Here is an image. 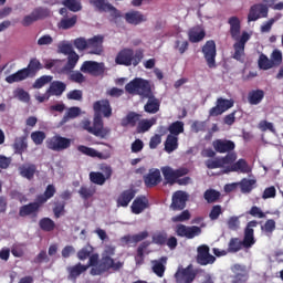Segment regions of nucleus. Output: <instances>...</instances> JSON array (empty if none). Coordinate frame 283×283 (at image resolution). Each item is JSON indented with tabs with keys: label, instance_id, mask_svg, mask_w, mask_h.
I'll return each mask as SVG.
<instances>
[{
	"label": "nucleus",
	"instance_id": "6",
	"mask_svg": "<svg viewBox=\"0 0 283 283\" xmlns=\"http://www.w3.org/2000/svg\"><path fill=\"white\" fill-rule=\"evenodd\" d=\"M84 129L97 138H107L112 132L108 127H104L103 117H101V115L94 117L93 126L90 122H86L84 124Z\"/></svg>",
	"mask_w": 283,
	"mask_h": 283
},
{
	"label": "nucleus",
	"instance_id": "63",
	"mask_svg": "<svg viewBox=\"0 0 283 283\" xmlns=\"http://www.w3.org/2000/svg\"><path fill=\"white\" fill-rule=\"evenodd\" d=\"M220 216H222V206H220V205L213 206L209 213L210 220H218V218H220Z\"/></svg>",
	"mask_w": 283,
	"mask_h": 283
},
{
	"label": "nucleus",
	"instance_id": "25",
	"mask_svg": "<svg viewBox=\"0 0 283 283\" xmlns=\"http://www.w3.org/2000/svg\"><path fill=\"white\" fill-rule=\"evenodd\" d=\"M87 50L90 54H102L103 53V35H94L93 38L86 40Z\"/></svg>",
	"mask_w": 283,
	"mask_h": 283
},
{
	"label": "nucleus",
	"instance_id": "8",
	"mask_svg": "<svg viewBox=\"0 0 283 283\" xmlns=\"http://www.w3.org/2000/svg\"><path fill=\"white\" fill-rule=\"evenodd\" d=\"M198 276V271L193 269V264L184 268L179 265L174 277L176 283H193Z\"/></svg>",
	"mask_w": 283,
	"mask_h": 283
},
{
	"label": "nucleus",
	"instance_id": "59",
	"mask_svg": "<svg viewBox=\"0 0 283 283\" xmlns=\"http://www.w3.org/2000/svg\"><path fill=\"white\" fill-rule=\"evenodd\" d=\"M92 253H94V248L92 245H85L77 252V258L78 260H87Z\"/></svg>",
	"mask_w": 283,
	"mask_h": 283
},
{
	"label": "nucleus",
	"instance_id": "45",
	"mask_svg": "<svg viewBox=\"0 0 283 283\" xmlns=\"http://www.w3.org/2000/svg\"><path fill=\"white\" fill-rule=\"evenodd\" d=\"M203 198L209 205L218 202V200H220V191L216 189H208L205 191Z\"/></svg>",
	"mask_w": 283,
	"mask_h": 283
},
{
	"label": "nucleus",
	"instance_id": "41",
	"mask_svg": "<svg viewBox=\"0 0 283 283\" xmlns=\"http://www.w3.org/2000/svg\"><path fill=\"white\" fill-rule=\"evenodd\" d=\"M244 249V245L242 244V240L240 238H231L228 243V253H238Z\"/></svg>",
	"mask_w": 283,
	"mask_h": 283
},
{
	"label": "nucleus",
	"instance_id": "35",
	"mask_svg": "<svg viewBox=\"0 0 283 283\" xmlns=\"http://www.w3.org/2000/svg\"><path fill=\"white\" fill-rule=\"evenodd\" d=\"M151 244V242L149 241H144L139 244V247L137 248V254L135 256V262L137 264V266H140L142 264L145 263V251L147 250V248Z\"/></svg>",
	"mask_w": 283,
	"mask_h": 283
},
{
	"label": "nucleus",
	"instance_id": "37",
	"mask_svg": "<svg viewBox=\"0 0 283 283\" xmlns=\"http://www.w3.org/2000/svg\"><path fill=\"white\" fill-rule=\"evenodd\" d=\"M168 132H169L168 136H176L178 138L180 134H185V123L181 120L171 123L168 126Z\"/></svg>",
	"mask_w": 283,
	"mask_h": 283
},
{
	"label": "nucleus",
	"instance_id": "33",
	"mask_svg": "<svg viewBox=\"0 0 283 283\" xmlns=\"http://www.w3.org/2000/svg\"><path fill=\"white\" fill-rule=\"evenodd\" d=\"M65 90H67V85H65V83L61 81H54L48 88V94L51 96H63V92H65Z\"/></svg>",
	"mask_w": 283,
	"mask_h": 283
},
{
	"label": "nucleus",
	"instance_id": "11",
	"mask_svg": "<svg viewBox=\"0 0 283 283\" xmlns=\"http://www.w3.org/2000/svg\"><path fill=\"white\" fill-rule=\"evenodd\" d=\"M196 262L197 264H200V266H208V264L216 263V256L211 254L209 245L201 244L197 248Z\"/></svg>",
	"mask_w": 283,
	"mask_h": 283
},
{
	"label": "nucleus",
	"instance_id": "10",
	"mask_svg": "<svg viewBox=\"0 0 283 283\" xmlns=\"http://www.w3.org/2000/svg\"><path fill=\"white\" fill-rule=\"evenodd\" d=\"M91 6H94L95 10L98 12H109L113 21L120 19L123 14L120 10H117L109 1L107 0H90Z\"/></svg>",
	"mask_w": 283,
	"mask_h": 283
},
{
	"label": "nucleus",
	"instance_id": "20",
	"mask_svg": "<svg viewBox=\"0 0 283 283\" xmlns=\"http://www.w3.org/2000/svg\"><path fill=\"white\" fill-rule=\"evenodd\" d=\"M41 207L43 203L36 198L34 202H30L28 205L21 206L19 209L20 218H27V216H39V211H41Z\"/></svg>",
	"mask_w": 283,
	"mask_h": 283
},
{
	"label": "nucleus",
	"instance_id": "44",
	"mask_svg": "<svg viewBox=\"0 0 283 283\" xmlns=\"http://www.w3.org/2000/svg\"><path fill=\"white\" fill-rule=\"evenodd\" d=\"M25 136L17 137L13 144L15 154H23L28 149V143Z\"/></svg>",
	"mask_w": 283,
	"mask_h": 283
},
{
	"label": "nucleus",
	"instance_id": "24",
	"mask_svg": "<svg viewBox=\"0 0 283 283\" xmlns=\"http://www.w3.org/2000/svg\"><path fill=\"white\" fill-rule=\"evenodd\" d=\"M90 269V265H83L82 263H76L75 265H71L66 268V271L69 273L67 280H71V282H76L85 271Z\"/></svg>",
	"mask_w": 283,
	"mask_h": 283
},
{
	"label": "nucleus",
	"instance_id": "36",
	"mask_svg": "<svg viewBox=\"0 0 283 283\" xmlns=\"http://www.w3.org/2000/svg\"><path fill=\"white\" fill-rule=\"evenodd\" d=\"M56 193V187L54 185H48L44 193L36 197V199L40 201V203L45 205L48 200L54 198Z\"/></svg>",
	"mask_w": 283,
	"mask_h": 283
},
{
	"label": "nucleus",
	"instance_id": "58",
	"mask_svg": "<svg viewBox=\"0 0 283 283\" xmlns=\"http://www.w3.org/2000/svg\"><path fill=\"white\" fill-rule=\"evenodd\" d=\"M153 244L165 247L167 244V232H159L153 235Z\"/></svg>",
	"mask_w": 283,
	"mask_h": 283
},
{
	"label": "nucleus",
	"instance_id": "54",
	"mask_svg": "<svg viewBox=\"0 0 283 283\" xmlns=\"http://www.w3.org/2000/svg\"><path fill=\"white\" fill-rule=\"evenodd\" d=\"M48 83H52V75H42L35 80L33 83V88L41 90V87H44V85H48Z\"/></svg>",
	"mask_w": 283,
	"mask_h": 283
},
{
	"label": "nucleus",
	"instance_id": "39",
	"mask_svg": "<svg viewBox=\"0 0 283 283\" xmlns=\"http://www.w3.org/2000/svg\"><path fill=\"white\" fill-rule=\"evenodd\" d=\"M164 147L167 154H172V151H176V149H178V137L174 135H168L165 140Z\"/></svg>",
	"mask_w": 283,
	"mask_h": 283
},
{
	"label": "nucleus",
	"instance_id": "34",
	"mask_svg": "<svg viewBox=\"0 0 283 283\" xmlns=\"http://www.w3.org/2000/svg\"><path fill=\"white\" fill-rule=\"evenodd\" d=\"M205 36H207V32L198 28H192L188 32V39L190 43H200V41H202Z\"/></svg>",
	"mask_w": 283,
	"mask_h": 283
},
{
	"label": "nucleus",
	"instance_id": "13",
	"mask_svg": "<svg viewBox=\"0 0 283 283\" xmlns=\"http://www.w3.org/2000/svg\"><path fill=\"white\" fill-rule=\"evenodd\" d=\"M175 233L178 235V238H187V240H193V238H198V235L202 233V228L198 226H185L180 223L177 224Z\"/></svg>",
	"mask_w": 283,
	"mask_h": 283
},
{
	"label": "nucleus",
	"instance_id": "47",
	"mask_svg": "<svg viewBox=\"0 0 283 283\" xmlns=\"http://www.w3.org/2000/svg\"><path fill=\"white\" fill-rule=\"evenodd\" d=\"M76 63H78V55L76 52L71 53L67 57V62L63 67V72H72L76 67Z\"/></svg>",
	"mask_w": 283,
	"mask_h": 283
},
{
	"label": "nucleus",
	"instance_id": "38",
	"mask_svg": "<svg viewBox=\"0 0 283 283\" xmlns=\"http://www.w3.org/2000/svg\"><path fill=\"white\" fill-rule=\"evenodd\" d=\"M229 171H240L241 174H250L251 168L245 159H239L237 163L232 164Z\"/></svg>",
	"mask_w": 283,
	"mask_h": 283
},
{
	"label": "nucleus",
	"instance_id": "18",
	"mask_svg": "<svg viewBox=\"0 0 283 283\" xmlns=\"http://www.w3.org/2000/svg\"><path fill=\"white\" fill-rule=\"evenodd\" d=\"M101 170L103 172H96V171L90 172V180L94 185L103 186L105 185L106 180H109V178H112L113 171L111 166H104L101 168Z\"/></svg>",
	"mask_w": 283,
	"mask_h": 283
},
{
	"label": "nucleus",
	"instance_id": "26",
	"mask_svg": "<svg viewBox=\"0 0 283 283\" xmlns=\"http://www.w3.org/2000/svg\"><path fill=\"white\" fill-rule=\"evenodd\" d=\"M93 108L95 114L103 113L105 118H109L112 116V105H109V99L97 101L93 104Z\"/></svg>",
	"mask_w": 283,
	"mask_h": 283
},
{
	"label": "nucleus",
	"instance_id": "19",
	"mask_svg": "<svg viewBox=\"0 0 283 283\" xmlns=\"http://www.w3.org/2000/svg\"><path fill=\"white\" fill-rule=\"evenodd\" d=\"M163 182V176L160 175V169L151 168L148 174L144 176L145 187L151 189L154 187H158Z\"/></svg>",
	"mask_w": 283,
	"mask_h": 283
},
{
	"label": "nucleus",
	"instance_id": "2",
	"mask_svg": "<svg viewBox=\"0 0 283 283\" xmlns=\"http://www.w3.org/2000/svg\"><path fill=\"white\" fill-rule=\"evenodd\" d=\"M228 23L230 25V36L233 41H235L233 44L234 53L232 57L240 63H244V48H247V43H249L251 34H249L247 31H243L240 36L242 25L240 23L239 17L229 18Z\"/></svg>",
	"mask_w": 283,
	"mask_h": 283
},
{
	"label": "nucleus",
	"instance_id": "57",
	"mask_svg": "<svg viewBox=\"0 0 283 283\" xmlns=\"http://www.w3.org/2000/svg\"><path fill=\"white\" fill-rule=\"evenodd\" d=\"M46 135L43 130H35L31 133V139L34 143V145H43V140H45Z\"/></svg>",
	"mask_w": 283,
	"mask_h": 283
},
{
	"label": "nucleus",
	"instance_id": "7",
	"mask_svg": "<svg viewBox=\"0 0 283 283\" xmlns=\"http://www.w3.org/2000/svg\"><path fill=\"white\" fill-rule=\"evenodd\" d=\"M160 171L164 176L166 185L174 186L178 181V178H182L189 174V168L180 167L178 169H174L169 166H164L160 168Z\"/></svg>",
	"mask_w": 283,
	"mask_h": 283
},
{
	"label": "nucleus",
	"instance_id": "14",
	"mask_svg": "<svg viewBox=\"0 0 283 283\" xmlns=\"http://www.w3.org/2000/svg\"><path fill=\"white\" fill-rule=\"evenodd\" d=\"M50 17V11L45 8H35L29 15H25L21 22L24 28H30L32 23H36L40 19H45Z\"/></svg>",
	"mask_w": 283,
	"mask_h": 283
},
{
	"label": "nucleus",
	"instance_id": "32",
	"mask_svg": "<svg viewBox=\"0 0 283 283\" xmlns=\"http://www.w3.org/2000/svg\"><path fill=\"white\" fill-rule=\"evenodd\" d=\"M264 90L262 88H256V90H252L248 93V103L250 105H260V103H262V101H264Z\"/></svg>",
	"mask_w": 283,
	"mask_h": 283
},
{
	"label": "nucleus",
	"instance_id": "16",
	"mask_svg": "<svg viewBox=\"0 0 283 283\" xmlns=\"http://www.w3.org/2000/svg\"><path fill=\"white\" fill-rule=\"evenodd\" d=\"M255 227H258V221L252 220L249 221L243 233V240L241 243L243 244V249H251L253 244H255Z\"/></svg>",
	"mask_w": 283,
	"mask_h": 283
},
{
	"label": "nucleus",
	"instance_id": "30",
	"mask_svg": "<svg viewBox=\"0 0 283 283\" xmlns=\"http://www.w3.org/2000/svg\"><path fill=\"white\" fill-rule=\"evenodd\" d=\"M133 198H136V190H124L117 198V207H129Z\"/></svg>",
	"mask_w": 283,
	"mask_h": 283
},
{
	"label": "nucleus",
	"instance_id": "51",
	"mask_svg": "<svg viewBox=\"0 0 283 283\" xmlns=\"http://www.w3.org/2000/svg\"><path fill=\"white\" fill-rule=\"evenodd\" d=\"M65 201H55L53 203V216L55 219L65 216Z\"/></svg>",
	"mask_w": 283,
	"mask_h": 283
},
{
	"label": "nucleus",
	"instance_id": "49",
	"mask_svg": "<svg viewBox=\"0 0 283 283\" xmlns=\"http://www.w3.org/2000/svg\"><path fill=\"white\" fill-rule=\"evenodd\" d=\"M77 116H81V108L73 106L67 109V112L65 113V115L63 116V118L61 120V124L65 125V123H67V120H70V118H76Z\"/></svg>",
	"mask_w": 283,
	"mask_h": 283
},
{
	"label": "nucleus",
	"instance_id": "4",
	"mask_svg": "<svg viewBox=\"0 0 283 283\" xmlns=\"http://www.w3.org/2000/svg\"><path fill=\"white\" fill-rule=\"evenodd\" d=\"M143 59H145V50L137 49L134 52L133 49L125 48L117 53L115 63L116 65H124L125 67H129L132 65L136 67Z\"/></svg>",
	"mask_w": 283,
	"mask_h": 283
},
{
	"label": "nucleus",
	"instance_id": "53",
	"mask_svg": "<svg viewBox=\"0 0 283 283\" xmlns=\"http://www.w3.org/2000/svg\"><path fill=\"white\" fill-rule=\"evenodd\" d=\"M77 19L78 18L76 15H73L72 18H63L60 21V28H62V30H70L76 25Z\"/></svg>",
	"mask_w": 283,
	"mask_h": 283
},
{
	"label": "nucleus",
	"instance_id": "12",
	"mask_svg": "<svg viewBox=\"0 0 283 283\" xmlns=\"http://www.w3.org/2000/svg\"><path fill=\"white\" fill-rule=\"evenodd\" d=\"M201 52L203 54V59L206 60L208 67H210V70L217 67L216 56L218 55V52L216 50V41H207L202 46Z\"/></svg>",
	"mask_w": 283,
	"mask_h": 283
},
{
	"label": "nucleus",
	"instance_id": "28",
	"mask_svg": "<svg viewBox=\"0 0 283 283\" xmlns=\"http://www.w3.org/2000/svg\"><path fill=\"white\" fill-rule=\"evenodd\" d=\"M140 118L143 115L136 112H129L124 118H122L120 126L122 127H136L138 123H140Z\"/></svg>",
	"mask_w": 283,
	"mask_h": 283
},
{
	"label": "nucleus",
	"instance_id": "31",
	"mask_svg": "<svg viewBox=\"0 0 283 283\" xmlns=\"http://www.w3.org/2000/svg\"><path fill=\"white\" fill-rule=\"evenodd\" d=\"M81 72H84V74H98L103 72V67L98 62L85 61L81 66Z\"/></svg>",
	"mask_w": 283,
	"mask_h": 283
},
{
	"label": "nucleus",
	"instance_id": "21",
	"mask_svg": "<svg viewBox=\"0 0 283 283\" xmlns=\"http://www.w3.org/2000/svg\"><path fill=\"white\" fill-rule=\"evenodd\" d=\"M187 200H189V196L187 192L179 190L172 195V202L170 205V209L172 211H182L185 207H187Z\"/></svg>",
	"mask_w": 283,
	"mask_h": 283
},
{
	"label": "nucleus",
	"instance_id": "27",
	"mask_svg": "<svg viewBox=\"0 0 283 283\" xmlns=\"http://www.w3.org/2000/svg\"><path fill=\"white\" fill-rule=\"evenodd\" d=\"M147 207H149V200L147 199V197H137L130 206L132 213H135V216H139V213H143V211H145Z\"/></svg>",
	"mask_w": 283,
	"mask_h": 283
},
{
	"label": "nucleus",
	"instance_id": "15",
	"mask_svg": "<svg viewBox=\"0 0 283 283\" xmlns=\"http://www.w3.org/2000/svg\"><path fill=\"white\" fill-rule=\"evenodd\" d=\"M233 105H235L233 99L219 97L217 98L216 106L210 108L209 116H222V114H224V112H229Z\"/></svg>",
	"mask_w": 283,
	"mask_h": 283
},
{
	"label": "nucleus",
	"instance_id": "17",
	"mask_svg": "<svg viewBox=\"0 0 283 283\" xmlns=\"http://www.w3.org/2000/svg\"><path fill=\"white\" fill-rule=\"evenodd\" d=\"M266 17H269V7L264 3L253 4L248 14V23L258 21L259 19H266Z\"/></svg>",
	"mask_w": 283,
	"mask_h": 283
},
{
	"label": "nucleus",
	"instance_id": "55",
	"mask_svg": "<svg viewBox=\"0 0 283 283\" xmlns=\"http://www.w3.org/2000/svg\"><path fill=\"white\" fill-rule=\"evenodd\" d=\"M270 61L273 67H280L282 65V51L274 50L270 55Z\"/></svg>",
	"mask_w": 283,
	"mask_h": 283
},
{
	"label": "nucleus",
	"instance_id": "40",
	"mask_svg": "<svg viewBox=\"0 0 283 283\" xmlns=\"http://www.w3.org/2000/svg\"><path fill=\"white\" fill-rule=\"evenodd\" d=\"M154 125H156L155 118L142 119L137 124L136 132L137 134H145L146 132H149V128L154 127Z\"/></svg>",
	"mask_w": 283,
	"mask_h": 283
},
{
	"label": "nucleus",
	"instance_id": "62",
	"mask_svg": "<svg viewBox=\"0 0 283 283\" xmlns=\"http://www.w3.org/2000/svg\"><path fill=\"white\" fill-rule=\"evenodd\" d=\"M57 50L61 54H65V55H71L74 54V49L72 48V44H67V43H60L57 45Z\"/></svg>",
	"mask_w": 283,
	"mask_h": 283
},
{
	"label": "nucleus",
	"instance_id": "48",
	"mask_svg": "<svg viewBox=\"0 0 283 283\" xmlns=\"http://www.w3.org/2000/svg\"><path fill=\"white\" fill-rule=\"evenodd\" d=\"M96 188L94 187L82 186L78 190V195L83 200H90V198H94Z\"/></svg>",
	"mask_w": 283,
	"mask_h": 283
},
{
	"label": "nucleus",
	"instance_id": "42",
	"mask_svg": "<svg viewBox=\"0 0 283 283\" xmlns=\"http://www.w3.org/2000/svg\"><path fill=\"white\" fill-rule=\"evenodd\" d=\"M34 174H36V165L31 164L28 167L22 166L20 168V176H22V178H27V180H32V178H34Z\"/></svg>",
	"mask_w": 283,
	"mask_h": 283
},
{
	"label": "nucleus",
	"instance_id": "46",
	"mask_svg": "<svg viewBox=\"0 0 283 283\" xmlns=\"http://www.w3.org/2000/svg\"><path fill=\"white\" fill-rule=\"evenodd\" d=\"M62 4L65 6L71 12H81V10H83L81 0H63Z\"/></svg>",
	"mask_w": 283,
	"mask_h": 283
},
{
	"label": "nucleus",
	"instance_id": "64",
	"mask_svg": "<svg viewBox=\"0 0 283 283\" xmlns=\"http://www.w3.org/2000/svg\"><path fill=\"white\" fill-rule=\"evenodd\" d=\"M74 46L80 52H83L84 50H87V40L85 38H77L74 40Z\"/></svg>",
	"mask_w": 283,
	"mask_h": 283
},
{
	"label": "nucleus",
	"instance_id": "61",
	"mask_svg": "<svg viewBox=\"0 0 283 283\" xmlns=\"http://www.w3.org/2000/svg\"><path fill=\"white\" fill-rule=\"evenodd\" d=\"M165 264L163 262L156 261L153 265V272L156 274L157 277H164L165 276Z\"/></svg>",
	"mask_w": 283,
	"mask_h": 283
},
{
	"label": "nucleus",
	"instance_id": "29",
	"mask_svg": "<svg viewBox=\"0 0 283 283\" xmlns=\"http://www.w3.org/2000/svg\"><path fill=\"white\" fill-rule=\"evenodd\" d=\"M234 275H232V283H247L249 280V273L242 265L235 264L233 266Z\"/></svg>",
	"mask_w": 283,
	"mask_h": 283
},
{
	"label": "nucleus",
	"instance_id": "23",
	"mask_svg": "<svg viewBox=\"0 0 283 283\" xmlns=\"http://www.w3.org/2000/svg\"><path fill=\"white\" fill-rule=\"evenodd\" d=\"M124 19L129 25H140V23H145V21H147L145 14L136 10L126 12L124 14Z\"/></svg>",
	"mask_w": 283,
	"mask_h": 283
},
{
	"label": "nucleus",
	"instance_id": "3",
	"mask_svg": "<svg viewBox=\"0 0 283 283\" xmlns=\"http://www.w3.org/2000/svg\"><path fill=\"white\" fill-rule=\"evenodd\" d=\"M40 70H43L41 61H39L36 57H33L30 60L27 67L7 76L6 81L9 84L21 83V81H25L27 78H34Z\"/></svg>",
	"mask_w": 283,
	"mask_h": 283
},
{
	"label": "nucleus",
	"instance_id": "43",
	"mask_svg": "<svg viewBox=\"0 0 283 283\" xmlns=\"http://www.w3.org/2000/svg\"><path fill=\"white\" fill-rule=\"evenodd\" d=\"M39 227L42 231L50 232L54 231V229L56 228V223L49 217H44L39 221Z\"/></svg>",
	"mask_w": 283,
	"mask_h": 283
},
{
	"label": "nucleus",
	"instance_id": "22",
	"mask_svg": "<svg viewBox=\"0 0 283 283\" xmlns=\"http://www.w3.org/2000/svg\"><path fill=\"white\" fill-rule=\"evenodd\" d=\"M212 147L217 154H229L235 149V143L231 139H216Z\"/></svg>",
	"mask_w": 283,
	"mask_h": 283
},
{
	"label": "nucleus",
	"instance_id": "1",
	"mask_svg": "<svg viewBox=\"0 0 283 283\" xmlns=\"http://www.w3.org/2000/svg\"><path fill=\"white\" fill-rule=\"evenodd\" d=\"M125 91L128 94L140 96V98H148L144 106L147 114H158L160 111V101L154 95L149 81L136 77L125 85Z\"/></svg>",
	"mask_w": 283,
	"mask_h": 283
},
{
	"label": "nucleus",
	"instance_id": "50",
	"mask_svg": "<svg viewBox=\"0 0 283 283\" xmlns=\"http://www.w3.org/2000/svg\"><path fill=\"white\" fill-rule=\"evenodd\" d=\"M258 65L260 67V70H273V64L271 62V59H269V56H266V54L262 53L259 56V61H258Z\"/></svg>",
	"mask_w": 283,
	"mask_h": 283
},
{
	"label": "nucleus",
	"instance_id": "9",
	"mask_svg": "<svg viewBox=\"0 0 283 283\" xmlns=\"http://www.w3.org/2000/svg\"><path fill=\"white\" fill-rule=\"evenodd\" d=\"M45 145L51 151H65L72 147V139L61 135H54L46 139Z\"/></svg>",
	"mask_w": 283,
	"mask_h": 283
},
{
	"label": "nucleus",
	"instance_id": "52",
	"mask_svg": "<svg viewBox=\"0 0 283 283\" xmlns=\"http://www.w3.org/2000/svg\"><path fill=\"white\" fill-rule=\"evenodd\" d=\"M261 231L265 233L269 238L273 235V231H275V220L269 219L265 221L263 226H261Z\"/></svg>",
	"mask_w": 283,
	"mask_h": 283
},
{
	"label": "nucleus",
	"instance_id": "60",
	"mask_svg": "<svg viewBox=\"0 0 283 283\" xmlns=\"http://www.w3.org/2000/svg\"><path fill=\"white\" fill-rule=\"evenodd\" d=\"M174 48H175V50H178L179 54H185V52H187V50H189V41L176 40Z\"/></svg>",
	"mask_w": 283,
	"mask_h": 283
},
{
	"label": "nucleus",
	"instance_id": "56",
	"mask_svg": "<svg viewBox=\"0 0 283 283\" xmlns=\"http://www.w3.org/2000/svg\"><path fill=\"white\" fill-rule=\"evenodd\" d=\"M254 179H242L241 181V191L242 193H251L253 191V187L255 185Z\"/></svg>",
	"mask_w": 283,
	"mask_h": 283
},
{
	"label": "nucleus",
	"instance_id": "5",
	"mask_svg": "<svg viewBox=\"0 0 283 283\" xmlns=\"http://www.w3.org/2000/svg\"><path fill=\"white\" fill-rule=\"evenodd\" d=\"M123 269V263L120 261L115 262L112 256H102L99 263L96 268H92L91 275H103L107 271H120Z\"/></svg>",
	"mask_w": 283,
	"mask_h": 283
}]
</instances>
